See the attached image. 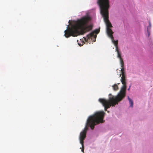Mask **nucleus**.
Here are the masks:
<instances>
[{"instance_id": "nucleus-8", "label": "nucleus", "mask_w": 153, "mask_h": 153, "mask_svg": "<svg viewBox=\"0 0 153 153\" xmlns=\"http://www.w3.org/2000/svg\"><path fill=\"white\" fill-rule=\"evenodd\" d=\"M98 2H109V0H98Z\"/></svg>"}, {"instance_id": "nucleus-4", "label": "nucleus", "mask_w": 153, "mask_h": 153, "mask_svg": "<svg viewBox=\"0 0 153 153\" xmlns=\"http://www.w3.org/2000/svg\"><path fill=\"white\" fill-rule=\"evenodd\" d=\"M100 30L96 29L94 31L91 32L90 34L88 35L86 38H84L85 41L86 42L88 41L90 39H92V38L95 39L94 42L96 41L95 39L97 37V34L99 32Z\"/></svg>"}, {"instance_id": "nucleus-12", "label": "nucleus", "mask_w": 153, "mask_h": 153, "mask_svg": "<svg viewBox=\"0 0 153 153\" xmlns=\"http://www.w3.org/2000/svg\"><path fill=\"white\" fill-rule=\"evenodd\" d=\"M70 20H69V24H70Z\"/></svg>"}, {"instance_id": "nucleus-6", "label": "nucleus", "mask_w": 153, "mask_h": 153, "mask_svg": "<svg viewBox=\"0 0 153 153\" xmlns=\"http://www.w3.org/2000/svg\"><path fill=\"white\" fill-rule=\"evenodd\" d=\"M128 99L129 101V107L132 108L133 107L134 102L133 100L130 98L129 96H128Z\"/></svg>"}, {"instance_id": "nucleus-11", "label": "nucleus", "mask_w": 153, "mask_h": 153, "mask_svg": "<svg viewBox=\"0 0 153 153\" xmlns=\"http://www.w3.org/2000/svg\"><path fill=\"white\" fill-rule=\"evenodd\" d=\"M130 86H129V88L128 89V90H129V89H130Z\"/></svg>"}, {"instance_id": "nucleus-3", "label": "nucleus", "mask_w": 153, "mask_h": 153, "mask_svg": "<svg viewBox=\"0 0 153 153\" xmlns=\"http://www.w3.org/2000/svg\"><path fill=\"white\" fill-rule=\"evenodd\" d=\"M105 114V113L103 111L97 112L94 115L89 116L87 120L86 126L84 129L80 132L79 137L80 143L82 145V151L84 153V140L86 137L87 131L88 129L87 126H89L93 130L96 125L100 123H103L104 121L103 119Z\"/></svg>"}, {"instance_id": "nucleus-10", "label": "nucleus", "mask_w": 153, "mask_h": 153, "mask_svg": "<svg viewBox=\"0 0 153 153\" xmlns=\"http://www.w3.org/2000/svg\"><path fill=\"white\" fill-rule=\"evenodd\" d=\"M125 92L126 91V82L125 81ZM126 96V94L125 93V96Z\"/></svg>"}, {"instance_id": "nucleus-14", "label": "nucleus", "mask_w": 153, "mask_h": 153, "mask_svg": "<svg viewBox=\"0 0 153 153\" xmlns=\"http://www.w3.org/2000/svg\"><path fill=\"white\" fill-rule=\"evenodd\" d=\"M107 112H108V113H109V111H107Z\"/></svg>"}, {"instance_id": "nucleus-1", "label": "nucleus", "mask_w": 153, "mask_h": 153, "mask_svg": "<svg viewBox=\"0 0 153 153\" xmlns=\"http://www.w3.org/2000/svg\"><path fill=\"white\" fill-rule=\"evenodd\" d=\"M103 17L104 21L106 25V31L108 36L111 39L112 42L114 45L116 47V51L117 53V57L120 60V62L122 68L121 71V74H119L121 77V81L123 85L119 93L117 96H113L111 94L109 95L108 100L100 98L99 101L102 104L105 108V111H107V108H109L111 106H114L117 105L118 102L122 100L124 97V70L123 67L124 62L121 57L120 52L118 50V41L114 40V38L112 34L113 33L111 29L110 28L112 27L111 23L108 20V11H100Z\"/></svg>"}, {"instance_id": "nucleus-5", "label": "nucleus", "mask_w": 153, "mask_h": 153, "mask_svg": "<svg viewBox=\"0 0 153 153\" xmlns=\"http://www.w3.org/2000/svg\"><path fill=\"white\" fill-rule=\"evenodd\" d=\"M149 25L147 27L146 31V34L147 36L149 37L150 35L152 25L150 21H148Z\"/></svg>"}, {"instance_id": "nucleus-2", "label": "nucleus", "mask_w": 153, "mask_h": 153, "mask_svg": "<svg viewBox=\"0 0 153 153\" xmlns=\"http://www.w3.org/2000/svg\"><path fill=\"white\" fill-rule=\"evenodd\" d=\"M90 19L89 17H84L77 20L74 24L71 25V27L68 26L67 29L64 31L65 37L68 38L71 36H76L79 30L83 33L91 30V25H86Z\"/></svg>"}, {"instance_id": "nucleus-7", "label": "nucleus", "mask_w": 153, "mask_h": 153, "mask_svg": "<svg viewBox=\"0 0 153 153\" xmlns=\"http://www.w3.org/2000/svg\"><path fill=\"white\" fill-rule=\"evenodd\" d=\"M112 87L113 89L115 91H116L118 89V86L116 84H114V85Z\"/></svg>"}, {"instance_id": "nucleus-16", "label": "nucleus", "mask_w": 153, "mask_h": 153, "mask_svg": "<svg viewBox=\"0 0 153 153\" xmlns=\"http://www.w3.org/2000/svg\"><path fill=\"white\" fill-rule=\"evenodd\" d=\"M83 45V44H82V45H81V46Z\"/></svg>"}, {"instance_id": "nucleus-13", "label": "nucleus", "mask_w": 153, "mask_h": 153, "mask_svg": "<svg viewBox=\"0 0 153 153\" xmlns=\"http://www.w3.org/2000/svg\"><path fill=\"white\" fill-rule=\"evenodd\" d=\"M80 46H81V45H80L79 44H78Z\"/></svg>"}, {"instance_id": "nucleus-9", "label": "nucleus", "mask_w": 153, "mask_h": 153, "mask_svg": "<svg viewBox=\"0 0 153 153\" xmlns=\"http://www.w3.org/2000/svg\"><path fill=\"white\" fill-rule=\"evenodd\" d=\"M150 45V47L152 48H153V42H151Z\"/></svg>"}, {"instance_id": "nucleus-15", "label": "nucleus", "mask_w": 153, "mask_h": 153, "mask_svg": "<svg viewBox=\"0 0 153 153\" xmlns=\"http://www.w3.org/2000/svg\"><path fill=\"white\" fill-rule=\"evenodd\" d=\"M83 45V44H82V45H81V46Z\"/></svg>"}]
</instances>
